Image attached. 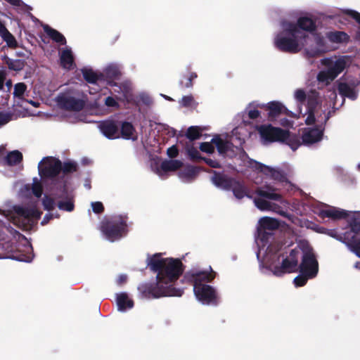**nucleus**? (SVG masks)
<instances>
[{"label":"nucleus","instance_id":"9d476101","mask_svg":"<svg viewBox=\"0 0 360 360\" xmlns=\"http://www.w3.org/2000/svg\"><path fill=\"white\" fill-rule=\"evenodd\" d=\"M320 62L325 69L318 73L317 81L328 85L351 65L352 58L349 56H334L324 58Z\"/></svg>","mask_w":360,"mask_h":360},{"label":"nucleus","instance_id":"ea45409f","mask_svg":"<svg viewBox=\"0 0 360 360\" xmlns=\"http://www.w3.org/2000/svg\"><path fill=\"white\" fill-rule=\"evenodd\" d=\"M179 103L181 106L184 108H194L198 105V103L195 101L192 95L183 96Z\"/></svg>","mask_w":360,"mask_h":360},{"label":"nucleus","instance_id":"e433bc0d","mask_svg":"<svg viewBox=\"0 0 360 360\" xmlns=\"http://www.w3.org/2000/svg\"><path fill=\"white\" fill-rule=\"evenodd\" d=\"M360 231V223H355L351 225L350 230L344 233V238L346 239V242L349 244H354L360 241L356 240V236Z\"/></svg>","mask_w":360,"mask_h":360},{"label":"nucleus","instance_id":"37998d69","mask_svg":"<svg viewBox=\"0 0 360 360\" xmlns=\"http://www.w3.org/2000/svg\"><path fill=\"white\" fill-rule=\"evenodd\" d=\"M195 78H197V74L195 72H191L184 80L182 79L181 81V85L185 88H191L193 86L192 82Z\"/></svg>","mask_w":360,"mask_h":360},{"label":"nucleus","instance_id":"bf43d9fd","mask_svg":"<svg viewBox=\"0 0 360 360\" xmlns=\"http://www.w3.org/2000/svg\"><path fill=\"white\" fill-rule=\"evenodd\" d=\"M127 281V276L124 275V274H121L120 276H118L117 280H116V282L118 285H122L123 283H124Z\"/></svg>","mask_w":360,"mask_h":360},{"label":"nucleus","instance_id":"4be33fe9","mask_svg":"<svg viewBox=\"0 0 360 360\" xmlns=\"http://www.w3.org/2000/svg\"><path fill=\"white\" fill-rule=\"evenodd\" d=\"M111 86L110 93L116 94L117 98L120 100H129L131 98V85L129 82H125L118 84L112 81H108V84Z\"/></svg>","mask_w":360,"mask_h":360},{"label":"nucleus","instance_id":"4468645a","mask_svg":"<svg viewBox=\"0 0 360 360\" xmlns=\"http://www.w3.org/2000/svg\"><path fill=\"white\" fill-rule=\"evenodd\" d=\"M211 181L216 187L220 189L231 190L237 199H242L245 196L250 197L245 186L236 179L214 172Z\"/></svg>","mask_w":360,"mask_h":360},{"label":"nucleus","instance_id":"603ef678","mask_svg":"<svg viewBox=\"0 0 360 360\" xmlns=\"http://www.w3.org/2000/svg\"><path fill=\"white\" fill-rule=\"evenodd\" d=\"M209 166L213 168H219L220 167V165L218 161L215 160H212L211 158H202Z\"/></svg>","mask_w":360,"mask_h":360},{"label":"nucleus","instance_id":"c03bdc74","mask_svg":"<svg viewBox=\"0 0 360 360\" xmlns=\"http://www.w3.org/2000/svg\"><path fill=\"white\" fill-rule=\"evenodd\" d=\"M136 101L138 103H141L146 105H150L153 102L150 96L147 93L145 92H141L138 95L136 98Z\"/></svg>","mask_w":360,"mask_h":360},{"label":"nucleus","instance_id":"a18cd8bd","mask_svg":"<svg viewBox=\"0 0 360 360\" xmlns=\"http://www.w3.org/2000/svg\"><path fill=\"white\" fill-rule=\"evenodd\" d=\"M186 152H187L188 155L190 157V158L191 160L202 159L199 151L196 148H195L192 146H187Z\"/></svg>","mask_w":360,"mask_h":360},{"label":"nucleus","instance_id":"49530a36","mask_svg":"<svg viewBox=\"0 0 360 360\" xmlns=\"http://www.w3.org/2000/svg\"><path fill=\"white\" fill-rule=\"evenodd\" d=\"M117 100L120 99L117 98L116 96H108L105 98V104L108 107L117 108L119 107Z\"/></svg>","mask_w":360,"mask_h":360},{"label":"nucleus","instance_id":"864d4df0","mask_svg":"<svg viewBox=\"0 0 360 360\" xmlns=\"http://www.w3.org/2000/svg\"><path fill=\"white\" fill-rule=\"evenodd\" d=\"M58 217H59L58 214H54L53 213H47L44 217V219L41 221V224L42 225H45L49 221L50 219H53V217L58 218Z\"/></svg>","mask_w":360,"mask_h":360},{"label":"nucleus","instance_id":"338daca9","mask_svg":"<svg viewBox=\"0 0 360 360\" xmlns=\"http://www.w3.org/2000/svg\"><path fill=\"white\" fill-rule=\"evenodd\" d=\"M330 96H331L332 98H335V97H336V94H335V91L331 92V94H330Z\"/></svg>","mask_w":360,"mask_h":360},{"label":"nucleus","instance_id":"f257e3e1","mask_svg":"<svg viewBox=\"0 0 360 360\" xmlns=\"http://www.w3.org/2000/svg\"><path fill=\"white\" fill-rule=\"evenodd\" d=\"M315 21L307 16L300 17L295 22L283 20L280 30L275 34L274 44L278 50L298 53L302 50L308 57H317L330 51L325 38L316 30Z\"/></svg>","mask_w":360,"mask_h":360},{"label":"nucleus","instance_id":"dca6fc26","mask_svg":"<svg viewBox=\"0 0 360 360\" xmlns=\"http://www.w3.org/2000/svg\"><path fill=\"white\" fill-rule=\"evenodd\" d=\"M61 169V162L53 157H45L38 165L39 174L43 181H45L46 179L51 180L50 188H53L55 183L60 181L56 178L60 176Z\"/></svg>","mask_w":360,"mask_h":360},{"label":"nucleus","instance_id":"473e14b6","mask_svg":"<svg viewBox=\"0 0 360 360\" xmlns=\"http://www.w3.org/2000/svg\"><path fill=\"white\" fill-rule=\"evenodd\" d=\"M22 154L18 150H12L6 154L4 158V162L8 166H15L21 163Z\"/></svg>","mask_w":360,"mask_h":360},{"label":"nucleus","instance_id":"8fccbe9b","mask_svg":"<svg viewBox=\"0 0 360 360\" xmlns=\"http://www.w3.org/2000/svg\"><path fill=\"white\" fill-rule=\"evenodd\" d=\"M7 77V71L4 68L0 69V91L4 90V82Z\"/></svg>","mask_w":360,"mask_h":360},{"label":"nucleus","instance_id":"5fc2aeb1","mask_svg":"<svg viewBox=\"0 0 360 360\" xmlns=\"http://www.w3.org/2000/svg\"><path fill=\"white\" fill-rule=\"evenodd\" d=\"M10 231V227L7 226L5 223L0 221V239L1 238V235H5L6 232Z\"/></svg>","mask_w":360,"mask_h":360},{"label":"nucleus","instance_id":"6ab92c4d","mask_svg":"<svg viewBox=\"0 0 360 360\" xmlns=\"http://www.w3.org/2000/svg\"><path fill=\"white\" fill-rule=\"evenodd\" d=\"M82 75L84 79L90 84L89 86V94H95L101 90V87L105 84V79L103 75L94 72L91 69H83Z\"/></svg>","mask_w":360,"mask_h":360},{"label":"nucleus","instance_id":"2f4dec72","mask_svg":"<svg viewBox=\"0 0 360 360\" xmlns=\"http://www.w3.org/2000/svg\"><path fill=\"white\" fill-rule=\"evenodd\" d=\"M326 36L329 41L335 44L345 43L347 42L349 39V35L342 31L328 32L326 33Z\"/></svg>","mask_w":360,"mask_h":360},{"label":"nucleus","instance_id":"2eb2a0df","mask_svg":"<svg viewBox=\"0 0 360 360\" xmlns=\"http://www.w3.org/2000/svg\"><path fill=\"white\" fill-rule=\"evenodd\" d=\"M54 101L59 108L72 112L81 110L85 105V101L79 97V92L71 88L60 93Z\"/></svg>","mask_w":360,"mask_h":360},{"label":"nucleus","instance_id":"412c9836","mask_svg":"<svg viewBox=\"0 0 360 360\" xmlns=\"http://www.w3.org/2000/svg\"><path fill=\"white\" fill-rule=\"evenodd\" d=\"M98 129L102 134L109 139L120 137L119 126L114 120H108L100 122Z\"/></svg>","mask_w":360,"mask_h":360},{"label":"nucleus","instance_id":"4d7b16f0","mask_svg":"<svg viewBox=\"0 0 360 360\" xmlns=\"http://www.w3.org/2000/svg\"><path fill=\"white\" fill-rule=\"evenodd\" d=\"M12 88V81L11 79H6L4 82V90L1 91L2 92H5L7 94H8L11 92Z\"/></svg>","mask_w":360,"mask_h":360},{"label":"nucleus","instance_id":"72a5a7b5","mask_svg":"<svg viewBox=\"0 0 360 360\" xmlns=\"http://www.w3.org/2000/svg\"><path fill=\"white\" fill-rule=\"evenodd\" d=\"M198 173V169L195 167L188 166L181 170L178 176L179 179L185 183L190 182L194 179Z\"/></svg>","mask_w":360,"mask_h":360},{"label":"nucleus","instance_id":"0e129e2a","mask_svg":"<svg viewBox=\"0 0 360 360\" xmlns=\"http://www.w3.org/2000/svg\"><path fill=\"white\" fill-rule=\"evenodd\" d=\"M354 267H355L356 269H360V262H356V263L354 264Z\"/></svg>","mask_w":360,"mask_h":360},{"label":"nucleus","instance_id":"a878e982","mask_svg":"<svg viewBox=\"0 0 360 360\" xmlns=\"http://www.w3.org/2000/svg\"><path fill=\"white\" fill-rule=\"evenodd\" d=\"M116 303L118 311L121 312H125L134 307V301L126 292H120L116 295Z\"/></svg>","mask_w":360,"mask_h":360},{"label":"nucleus","instance_id":"4c0bfd02","mask_svg":"<svg viewBox=\"0 0 360 360\" xmlns=\"http://www.w3.org/2000/svg\"><path fill=\"white\" fill-rule=\"evenodd\" d=\"M4 63L7 65L8 69L14 71H20L25 67V61L20 59H11L7 56L2 57Z\"/></svg>","mask_w":360,"mask_h":360},{"label":"nucleus","instance_id":"1a4fd4ad","mask_svg":"<svg viewBox=\"0 0 360 360\" xmlns=\"http://www.w3.org/2000/svg\"><path fill=\"white\" fill-rule=\"evenodd\" d=\"M210 271L193 269L186 274V278L193 285V292L197 300L202 304L216 305L218 294L214 287L209 285L215 276L211 267Z\"/></svg>","mask_w":360,"mask_h":360},{"label":"nucleus","instance_id":"f8f14e48","mask_svg":"<svg viewBox=\"0 0 360 360\" xmlns=\"http://www.w3.org/2000/svg\"><path fill=\"white\" fill-rule=\"evenodd\" d=\"M56 202L60 210L72 212L74 210L73 195L65 185L49 188L44 194L42 204L45 210L53 209Z\"/></svg>","mask_w":360,"mask_h":360},{"label":"nucleus","instance_id":"774afa93","mask_svg":"<svg viewBox=\"0 0 360 360\" xmlns=\"http://www.w3.org/2000/svg\"><path fill=\"white\" fill-rule=\"evenodd\" d=\"M165 99L167 100H169V101H172V98L167 96H165V95H162Z\"/></svg>","mask_w":360,"mask_h":360},{"label":"nucleus","instance_id":"69168bd1","mask_svg":"<svg viewBox=\"0 0 360 360\" xmlns=\"http://www.w3.org/2000/svg\"><path fill=\"white\" fill-rule=\"evenodd\" d=\"M4 148H0V156L4 155Z\"/></svg>","mask_w":360,"mask_h":360},{"label":"nucleus","instance_id":"a211bd4d","mask_svg":"<svg viewBox=\"0 0 360 360\" xmlns=\"http://www.w3.org/2000/svg\"><path fill=\"white\" fill-rule=\"evenodd\" d=\"M182 164L178 160H165L161 162L155 161L151 164V168L161 179H165L168 172L177 170L181 167Z\"/></svg>","mask_w":360,"mask_h":360},{"label":"nucleus","instance_id":"6e6552de","mask_svg":"<svg viewBox=\"0 0 360 360\" xmlns=\"http://www.w3.org/2000/svg\"><path fill=\"white\" fill-rule=\"evenodd\" d=\"M280 191V187L270 184L259 187L256 191L259 197L254 199V203L262 211L275 212L294 222L295 217L287 212L290 204L283 198Z\"/></svg>","mask_w":360,"mask_h":360},{"label":"nucleus","instance_id":"39448f33","mask_svg":"<svg viewBox=\"0 0 360 360\" xmlns=\"http://www.w3.org/2000/svg\"><path fill=\"white\" fill-rule=\"evenodd\" d=\"M294 98L299 108L298 117H302L307 125L302 133L303 144L309 146L321 141L325 125L330 117V112L323 109L321 98L316 90L305 91L297 89L294 91Z\"/></svg>","mask_w":360,"mask_h":360},{"label":"nucleus","instance_id":"0eeeda50","mask_svg":"<svg viewBox=\"0 0 360 360\" xmlns=\"http://www.w3.org/2000/svg\"><path fill=\"white\" fill-rule=\"evenodd\" d=\"M279 226L278 220L272 217H263L258 221L255 243L257 248L256 255L259 263L261 273L262 269L267 266V263L270 264L274 260L271 257L280 254L279 250L271 243L272 232Z\"/></svg>","mask_w":360,"mask_h":360},{"label":"nucleus","instance_id":"b1692460","mask_svg":"<svg viewBox=\"0 0 360 360\" xmlns=\"http://www.w3.org/2000/svg\"><path fill=\"white\" fill-rule=\"evenodd\" d=\"M359 84L360 81L353 82L352 85L340 82L338 85L339 93L342 97H347L351 100H355L357 98V92L354 90V86Z\"/></svg>","mask_w":360,"mask_h":360},{"label":"nucleus","instance_id":"de8ad7c7","mask_svg":"<svg viewBox=\"0 0 360 360\" xmlns=\"http://www.w3.org/2000/svg\"><path fill=\"white\" fill-rule=\"evenodd\" d=\"M11 120L12 115L11 113L0 112V127L8 123Z\"/></svg>","mask_w":360,"mask_h":360},{"label":"nucleus","instance_id":"aec40b11","mask_svg":"<svg viewBox=\"0 0 360 360\" xmlns=\"http://www.w3.org/2000/svg\"><path fill=\"white\" fill-rule=\"evenodd\" d=\"M265 105L266 106H264V108L269 111L268 120L270 122L276 121L278 117L281 115H292V113L290 112L281 102L271 101Z\"/></svg>","mask_w":360,"mask_h":360},{"label":"nucleus","instance_id":"a19ab883","mask_svg":"<svg viewBox=\"0 0 360 360\" xmlns=\"http://www.w3.org/2000/svg\"><path fill=\"white\" fill-rule=\"evenodd\" d=\"M27 90V86L22 82L17 83L14 86L13 96L14 97L22 99L24 94Z\"/></svg>","mask_w":360,"mask_h":360},{"label":"nucleus","instance_id":"c756f323","mask_svg":"<svg viewBox=\"0 0 360 360\" xmlns=\"http://www.w3.org/2000/svg\"><path fill=\"white\" fill-rule=\"evenodd\" d=\"M0 37L9 48L15 49L18 42L14 36L8 30L5 25L0 22Z\"/></svg>","mask_w":360,"mask_h":360},{"label":"nucleus","instance_id":"e2e57ef3","mask_svg":"<svg viewBox=\"0 0 360 360\" xmlns=\"http://www.w3.org/2000/svg\"><path fill=\"white\" fill-rule=\"evenodd\" d=\"M27 101V103H29L32 104V105L33 106H34V107H38V106H39V103H37V102L33 101H32V100H30V101H28V100H27V101Z\"/></svg>","mask_w":360,"mask_h":360},{"label":"nucleus","instance_id":"393cba45","mask_svg":"<svg viewBox=\"0 0 360 360\" xmlns=\"http://www.w3.org/2000/svg\"><path fill=\"white\" fill-rule=\"evenodd\" d=\"M349 15L354 19L359 25L358 31L356 34V39L360 41V13L354 10H338L335 14L330 15L328 17L333 19H339L343 15Z\"/></svg>","mask_w":360,"mask_h":360},{"label":"nucleus","instance_id":"ddd939ff","mask_svg":"<svg viewBox=\"0 0 360 360\" xmlns=\"http://www.w3.org/2000/svg\"><path fill=\"white\" fill-rule=\"evenodd\" d=\"M101 231L108 240L114 242L126 235L127 221L122 216H113L102 221Z\"/></svg>","mask_w":360,"mask_h":360},{"label":"nucleus","instance_id":"c85d7f7f","mask_svg":"<svg viewBox=\"0 0 360 360\" xmlns=\"http://www.w3.org/2000/svg\"><path fill=\"white\" fill-rule=\"evenodd\" d=\"M59 54L60 64L63 68L67 70L72 68L74 66V58L71 49L66 47L61 50Z\"/></svg>","mask_w":360,"mask_h":360},{"label":"nucleus","instance_id":"58836bf2","mask_svg":"<svg viewBox=\"0 0 360 360\" xmlns=\"http://www.w3.org/2000/svg\"><path fill=\"white\" fill-rule=\"evenodd\" d=\"M25 188H26L27 190H30L31 188L33 194L37 198H39L42 195V186L40 182V180L37 177H34L33 179V182L31 186L29 184L25 185Z\"/></svg>","mask_w":360,"mask_h":360},{"label":"nucleus","instance_id":"c9c22d12","mask_svg":"<svg viewBox=\"0 0 360 360\" xmlns=\"http://www.w3.org/2000/svg\"><path fill=\"white\" fill-rule=\"evenodd\" d=\"M44 30L46 34L55 42L64 45L66 44L65 37L56 30L50 27L49 25L44 26Z\"/></svg>","mask_w":360,"mask_h":360},{"label":"nucleus","instance_id":"f3484780","mask_svg":"<svg viewBox=\"0 0 360 360\" xmlns=\"http://www.w3.org/2000/svg\"><path fill=\"white\" fill-rule=\"evenodd\" d=\"M313 211L322 218L327 217L334 220L345 219L352 213V212L323 203L318 204Z\"/></svg>","mask_w":360,"mask_h":360},{"label":"nucleus","instance_id":"9b49d317","mask_svg":"<svg viewBox=\"0 0 360 360\" xmlns=\"http://www.w3.org/2000/svg\"><path fill=\"white\" fill-rule=\"evenodd\" d=\"M1 214L18 227L28 231L37 224L41 212L34 206L25 207L15 205L11 210L3 211Z\"/></svg>","mask_w":360,"mask_h":360},{"label":"nucleus","instance_id":"20e7f679","mask_svg":"<svg viewBox=\"0 0 360 360\" xmlns=\"http://www.w3.org/2000/svg\"><path fill=\"white\" fill-rule=\"evenodd\" d=\"M214 148L220 155L234 158L235 163L240 167L239 169L240 172H244L249 168L252 169L269 176L281 184L283 187L286 186L288 191L292 189L294 186L288 178L290 169L284 171L279 167H269L250 158L240 147L233 146V143L224 135H214L210 142H204L200 145V150L207 153H212Z\"/></svg>","mask_w":360,"mask_h":360},{"label":"nucleus","instance_id":"680f3d73","mask_svg":"<svg viewBox=\"0 0 360 360\" xmlns=\"http://www.w3.org/2000/svg\"><path fill=\"white\" fill-rule=\"evenodd\" d=\"M78 120H80L77 116H73V117H68V121L70 123H75L77 122Z\"/></svg>","mask_w":360,"mask_h":360},{"label":"nucleus","instance_id":"13d9d810","mask_svg":"<svg viewBox=\"0 0 360 360\" xmlns=\"http://www.w3.org/2000/svg\"><path fill=\"white\" fill-rule=\"evenodd\" d=\"M178 154V150L176 146H172L167 149V155L170 158H174Z\"/></svg>","mask_w":360,"mask_h":360},{"label":"nucleus","instance_id":"f03ea898","mask_svg":"<svg viewBox=\"0 0 360 360\" xmlns=\"http://www.w3.org/2000/svg\"><path fill=\"white\" fill-rule=\"evenodd\" d=\"M146 264L153 272L157 274L156 281L139 285L138 290L142 297L158 299L182 295L183 289L175 287V283L184 271L180 259L163 257L162 253H155L147 257Z\"/></svg>","mask_w":360,"mask_h":360},{"label":"nucleus","instance_id":"f704fd0d","mask_svg":"<svg viewBox=\"0 0 360 360\" xmlns=\"http://www.w3.org/2000/svg\"><path fill=\"white\" fill-rule=\"evenodd\" d=\"M121 134L125 139L135 141L137 139V134L134 126L129 122H124L121 125Z\"/></svg>","mask_w":360,"mask_h":360},{"label":"nucleus","instance_id":"5701e85b","mask_svg":"<svg viewBox=\"0 0 360 360\" xmlns=\"http://www.w3.org/2000/svg\"><path fill=\"white\" fill-rule=\"evenodd\" d=\"M319 232L324 233L330 237L339 240L348 247V248L354 252L357 257H360V241L355 243L354 244H349L346 242V239L344 238V234L340 235L335 230L333 229H325L323 228L319 230Z\"/></svg>","mask_w":360,"mask_h":360},{"label":"nucleus","instance_id":"3c124183","mask_svg":"<svg viewBox=\"0 0 360 360\" xmlns=\"http://www.w3.org/2000/svg\"><path fill=\"white\" fill-rule=\"evenodd\" d=\"M92 210L95 213H101L103 211V206L101 202H92L91 204Z\"/></svg>","mask_w":360,"mask_h":360},{"label":"nucleus","instance_id":"423d86ee","mask_svg":"<svg viewBox=\"0 0 360 360\" xmlns=\"http://www.w3.org/2000/svg\"><path fill=\"white\" fill-rule=\"evenodd\" d=\"M248 127L255 128L258 131L264 144L276 141L283 142L288 145L292 150H297L301 145L298 138L291 136L287 130L272 127L271 124L255 125L245 120H243L239 126L232 130L231 141H233L236 139V143L241 146L251 134V131L247 128Z\"/></svg>","mask_w":360,"mask_h":360},{"label":"nucleus","instance_id":"7c9ffc66","mask_svg":"<svg viewBox=\"0 0 360 360\" xmlns=\"http://www.w3.org/2000/svg\"><path fill=\"white\" fill-rule=\"evenodd\" d=\"M265 103H260L257 101H253L248 105L245 108V112L248 114L249 119L252 120L260 118L261 113L258 108H264Z\"/></svg>","mask_w":360,"mask_h":360},{"label":"nucleus","instance_id":"09e8293b","mask_svg":"<svg viewBox=\"0 0 360 360\" xmlns=\"http://www.w3.org/2000/svg\"><path fill=\"white\" fill-rule=\"evenodd\" d=\"M291 210L299 215H302L304 213V208L303 207L302 205L299 202H293L292 205Z\"/></svg>","mask_w":360,"mask_h":360},{"label":"nucleus","instance_id":"6e6d98bb","mask_svg":"<svg viewBox=\"0 0 360 360\" xmlns=\"http://www.w3.org/2000/svg\"><path fill=\"white\" fill-rule=\"evenodd\" d=\"M15 259L18 260V261H20V262H32V259H33V255H20L17 257H15Z\"/></svg>","mask_w":360,"mask_h":360},{"label":"nucleus","instance_id":"7ed1b4c3","mask_svg":"<svg viewBox=\"0 0 360 360\" xmlns=\"http://www.w3.org/2000/svg\"><path fill=\"white\" fill-rule=\"evenodd\" d=\"M274 260L267 263L262 269V274L283 276L300 270V275L294 279L297 287L304 285L309 279L315 278L319 272V262L311 247L307 242H301L299 245L292 250L290 253L273 255Z\"/></svg>","mask_w":360,"mask_h":360},{"label":"nucleus","instance_id":"052dcab7","mask_svg":"<svg viewBox=\"0 0 360 360\" xmlns=\"http://www.w3.org/2000/svg\"><path fill=\"white\" fill-rule=\"evenodd\" d=\"M279 123L283 127H290L292 125L291 122L286 118H281L279 121Z\"/></svg>","mask_w":360,"mask_h":360},{"label":"nucleus","instance_id":"79ce46f5","mask_svg":"<svg viewBox=\"0 0 360 360\" xmlns=\"http://www.w3.org/2000/svg\"><path fill=\"white\" fill-rule=\"evenodd\" d=\"M200 129L198 127H190L186 131V136L191 141L196 140L200 136Z\"/></svg>","mask_w":360,"mask_h":360},{"label":"nucleus","instance_id":"cd10ccee","mask_svg":"<svg viewBox=\"0 0 360 360\" xmlns=\"http://www.w3.org/2000/svg\"><path fill=\"white\" fill-rule=\"evenodd\" d=\"M76 167L77 165L74 162H65L63 165H62V169L60 174V181L58 183H55L53 186H63V185H65V186H67V184L68 181V174L75 171Z\"/></svg>","mask_w":360,"mask_h":360},{"label":"nucleus","instance_id":"bb28decb","mask_svg":"<svg viewBox=\"0 0 360 360\" xmlns=\"http://www.w3.org/2000/svg\"><path fill=\"white\" fill-rule=\"evenodd\" d=\"M103 79L105 77V84H108V81H112V79H117L121 75L120 66L117 64L110 63L103 70Z\"/></svg>","mask_w":360,"mask_h":360}]
</instances>
